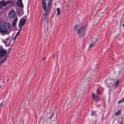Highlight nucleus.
Here are the masks:
<instances>
[{
	"instance_id": "obj_1",
	"label": "nucleus",
	"mask_w": 124,
	"mask_h": 124,
	"mask_svg": "<svg viewBox=\"0 0 124 124\" xmlns=\"http://www.w3.org/2000/svg\"><path fill=\"white\" fill-rule=\"evenodd\" d=\"M11 27V25L9 23H6L4 21L0 22V34L4 35L7 33L8 30Z\"/></svg>"
},
{
	"instance_id": "obj_2",
	"label": "nucleus",
	"mask_w": 124,
	"mask_h": 124,
	"mask_svg": "<svg viewBox=\"0 0 124 124\" xmlns=\"http://www.w3.org/2000/svg\"><path fill=\"white\" fill-rule=\"evenodd\" d=\"M75 30L77 29V32L79 37L81 38L83 37L85 31V28L81 24L77 25L74 27Z\"/></svg>"
},
{
	"instance_id": "obj_3",
	"label": "nucleus",
	"mask_w": 124,
	"mask_h": 124,
	"mask_svg": "<svg viewBox=\"0 0 124 124\" xmlns=\"http://www.w3.org/2000/svg\"><path fill=\"white\" fill-rule=\"evenodd\" d=\"M45 0H42V7L43 8L44 12H45L47 8H48V12H49L51 4L52 3V0H49L47 3V6L46 7V4L45 1Z\"/></svg>"
},
{
	"instance_id": "obj_4",
	"label": "nucleus",
	"mask_w": 124,
	"mask_h": 124,
	"mask_svg": "<svg viewBox=\"0 0 124 124\" xmlns=\"http://www.w3.org/2000/svg\"><path fill=\"white\" fill-rule=\"evenodd\" d=\"M48 8L45 12H44V15L43 17V22L44 23H46L47 22L48 18V17L49 12H48Z\"/></svg>"
},
{
	"instance_id": "obj_5",
	"label": "nucleus",
	"mask_w": 124,
	"mask_h": 124,
	"mask_svg": "<svg viewBox=\"0 0 124 124\" xmlns=\"http://www.w3.org/2000/svg\"><path fill=\"white\" fill-rule=\"evenodd\" d=\"M16 12L13 9H12L9 12L8 15V18L10 19L14 18L16 16Z\"/></svg>"
},
{
	"instance_id": "obj_6",
	"label": "nucleus",
	"mask_w": 124,
	"mask_h": 124,
	"mask_svg": "<svg viewBox=\"0 0 124 124\" xmlns=\"http://www.w3.org/2000/svg\"><path fill=\"white\" fill-rule=\"evenodd\" d=\"M7 50L4 49H1L0 50V57L2 58L7 54Z\"/></svg>"
},
{
	"instance_id": "obj_7",
	"label": "nucleus",
	"mask_w": 124,
	"mask_h": 124,
	"mask_svg": "<svg viewBox=\"0 0 124 124\" xmlns=\"http://www.w3.org/2000/svg\"><path fill=\"white\" fill-rule=\"evenodd\" d=\"M11 1H8L7 2H5L4 0L0 1V5L2 6H6L8 4H11L12 2Z\"/></svg>"
},
{
	"instance_id": "obj_8",
	"label": "nucleus",
	"mask_w": 124,
	"mask_h": 124,
	"mask_svg": "<svg viewBox=\"0 0 124 124\" xmlns=\"http://www.w3.org/2000/svg\"><path fill=\"white\" fill-rule=\"evenodd\" d=\"M27 19L26 17H24V18L21 19L19 24V25L21 26V28L24 24Z\"/></svg>"
},
{
	"instance_id": "obj_9",
	"label": "nucleus",
	"mask_w": 124,
	"mask_h": 124,
	"mask_svg": "<svg viewBox=\"0 0 124 124\" xmlns=\"http://www.w3.org/2000/svg\"><path fill=\"white\" fill-rule=\"evenodd\" d=\"M22 0H18L17 2V5L19 7L21 8H23V6L22 2Z\"/></svg>"
},
{
	"instance_id": "obj_10",
	"label": "nucleus",
	"mask_w": 124,
	"mask_h": 124,
	"mask_svg": "<svg viewBox=\"0 0 124 124\" xmlns=\"http://www.w3.org/2000/svg\"><path fill=\"white\" fill-rule=\"evenodd\" d=\"M21 30V28H20L19 31H18L17 32L16 34V35L14 37V39H13V40H15V39H16V38H17V37L18 36V35H19L20 31Z\"/></svg>"
},
{
	"instance_id": "obj_11",
	"label": "nucleus",
	"mask_w": 124,
	"mask_h": 124,
	"mask_svg": "<svg viewBox=\"0 0 124 124\" xmlns=\"http://www.w3.org/2000/svg\"><path fill=\"white\" fill-rule=\"evenodd\" d=\"M8 54L1 61V62L0 63V64L1 65L2 63H3L6 60L7 58L8 57Z\"/></svg>"
},
{
	"instance_id": "obj_12",
	"label": "nucleus",
	"mask_w": 124,
	"mask_h": 124,
	"mask_svg": "<svg viewBox=\"0 0 124 124\" xmlns=\"http://www.w3.org/2000/svg\"><path fill=\"white\" fill-rule=\"evenodd\" d=\"M92 95L94 100H96L97 101H98L99 100L97 96L95 95L94 93H93Z\"/></svg>"
},
{
	"instance_id": "obj_13",
	"label": "nucleus",
	"mask_w": 124,
	"mask_h": 124,
	"mask_svg": "<svg viewBox=\"0 0 124 124\" xmlns=\"http://www.w3.org/2000/svg\"><path fill=\"white\" fill-rule=\"evenodd\" d=\"M57 15H59L60 13V9L59 8H57Z\"/></svg>"
},
{
	"instance_id": "obj_14",
	"label": "nucleus",
	"mask_w": 124,
	"mask_h": 124,
	"mask_svg": "<svg viewBox=\"0 0 124 124\" xmlns=\"http://www.w3.org/2000/svg\"><path fill=\"white\" fill-rule=\"evenodd\" d=\"M95 43L94 42H93L90 44L89 45V48L92 47L95 44Z\"/></svg>"
},
{
	"instance_id": "obj_15",
	"label": "nucleus",
	"mask_w": 124,
	"mask_h": 124,
	"mask_svg": "<svg viewBox=\"0 0 124 124\" xmlns=\"http://www.w3.org/2000/svg\"><path fill=\"white\" fill-rule=\"evenodd\" d=\"M119 81L118 80L116 81V82L115 84V87H117L118 85V84L119 83Z\"/></svg>"
},
{
	"instance_id": "obj_16",
	"label": "nucleus",
	"mask_w": 124,
	"mask_h": 124,
	"mask_svg": "<svg viewBox=\"0 0 124 124\" xmlns=\"http://www.w3.org/2000/svg\"><path fill=\"white\" fill-rule=\"evenodd\" d=\"M120 110H119L117 111V112L115 113V115H119L120 114Z\"/></svg>"
},
{
	"instance_id": "obj_17",
	"label": "nucleus",
	"mask_w": 124,
	"mask_h": 124,
	"mask_svg": "<svg viewBox=\"0 0 124 124\" xmlns=\"http://www.w3.org/2000/svg\"><path fill=\"white\" fill-rule=\"evenodd\" d=\"M95 112L94 111H92L91 112V116H93L95 115Z\"/></svg>"
},
{
	"instance_id": "obj_18",
	"label": "nucleus",
	"mask_w": 124,
	"mask_h": 124,
	"mask_svg": "<svg viewBox=\"0 0 124 124\" xmlns=\"http://www.w3.org/2000/svg\"><path fill=\"white\" fill-rule=\"evenodd\" d=\"M16 22L15 21H13L12 23V25L13 26H14L16 24Z\"/></svg>"
},
{
	"instance_id": "obj_19",
	"label": "nucleus",
	"mask_w": 124,
	"mask_h": 124,
	"mask_svg": "<svg viewBox=\"0 0 124 124\" xmlns=\"http://www.w3.org/2000/svg\"><path fill=\"white\" fill-rule=\"evenodd\" d=\"M18 18L17 17H16L15 18V19L14 20V21H15L16 22Z\"/></svg>"
},
{
	"instance_id": "obj_20",
	"label": "nucleus",
	"mask_w": 124,
	"mask_h": 124,
	"mask_svg": "<svg viewBox=\"0 0 124 124\" xmlns=\"http://www.w3.org/2000/svg\"><path fill=\"white\" fill-rule=\"evenodd\" d=\"M123 102V101L122 100H121L119 101L118 102H117V103H121V102Z\"/></svg>"
},
{
	"instance_id": "obj_21",
	"label": "nucleus",
	"mask_w": 124,
	"mask_h": 124,
	"mask_svg": "<svg viewBox=\"0 0 124 124\" xmlns=\"http://www.w3.org/2000/svg\"><path fill=\"white\" fill-rule=\"evenodd\" d=\"M3 105V103H1L0 104V108H1Z\"/></svg>"
},
{
	"instance_id": "obj_22",
	"label": "nucleus",
	"mask_w": 124,
	"mask_h": 124,
	"mask_svg": "<svg viewBox=\"0 0 124 124\" xmlns=\"http://www.w3.org/2000/svg\"><path fill=\"white\" fill-rule=\"evenodd\" d=\"M122 118H119V120H120V121H121V122H120V123H121L122 122Z\"/></svg>"
},
{
	"instance_id": "obj_23",
	"label": "nucleus",
	"mask_w": 124,
	"mask_h": 124,
	"mask_svg": "<svg viewBox=\"0 0 124 124\" xmlns=\"http://www.w3.org/2000/svg\"><path fill=\"white\" fill-rule=\"evenodd\" d=\"M97 92L98 93H99V90L98 89H97Z\"/></svg>"
},
{
	"instance_id": "obj_24",
	"label": "nucleus",
	"mask_w": 124,
	"mask_h": 124,
	"mask_svg": "<svg viewBox=\"0 0 124 124\" xmlns=\"http://www.w3.org/2000/svg\"><path fill=\"white\" fill-rule=\"evenodd\" d=\"M121 100L123 101L124 102V97L122 98Z\"/></svg>"
},
{
	"instance_id": "obj_25",
	"label": "nucleus",
	"mask_w": 124,
	"mask_h": 124,
	"mask_svg": "<svg viewBox=\"0 0 124 124\" xmlns=\"http://www.w3.org/2000/svg\"><path fill=\"white\" fill-rule=\"evenodd\" d=\"M46 58L45 57H44L43 59V60H44L46 59Z\"/></svg>"
},
{
	"instance_id": "obj_26",
	"label": "nucleus",
	"mask_w": 124,
	"mask_h": 124,
	"mask_svg": "<svg viewBox=\"0 0 124 124\" xmlns=\"http://www.w3.org/2000/svg\"><path fill=\"white\" fill-rule=\"evenodd\" d=\"M2 8V6H1V5H0V9L1 8Z\"/></svg>"
},
{
	"instance_id": "obj_27",
	"label": "nucleus",
	"mask_w": 124,
	"mask_h": 124,
	"mask_svg": "<svg viewBox=\"0 0 124 124\" xmlns=\"http://www.w3.org/2000/svg\"><path fill=\"white\" fill-rule=\"evenodd\" d=\"M98 40V38H97V39L96 40V41H95L96 42L97 41V40Z\"/></svg>"
},
{
	"instance_id": "obj_28",
	"label": "nucleus",
	"mask_w": 124,
	"mask_h": 124,
	"mask_svg": "<svg viewBox=\"0 0 124 124\" xmlns=\"http://www.w3.org/2000/svg\"><path fill=\"white\" fill-rule=\"evenodd\" d=\"M122 25H123V27H124V24H123Z\"/></svg>"
},
{
	"instance_id": "obj_29",
	"label": "nucleus",
	"mask_w": 124,
	"mask_h": 124,
	"mask_svg": "<svg viewBox=\"0 0 124 124\" xmlns=\"http://www.w3.org/2000/svg\"><path fill=\"white\" fill-rule=\"evenodd\" d=\"M8 38H7L6 39H5V40H7L8 39Z\"/></svg>"
}]
</instances>
